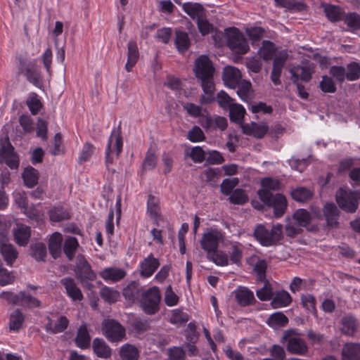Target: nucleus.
Instances as JSON below:
<instances>
[{
	"instance_id": "nucleus-1",
	"label": "nucleus",
	"mask_w": 360,
	"mask_h": 360,
	"mask_svg": "<svg viewBox=\"0 0 360 360\" xmlns=\"http://www.w3.org/2000/svg\"><path fill=\"white\" fill-rule=\"evenodd\" d=\"M193 72L195 77L200 81L204 94L200 97L201 104H209L214 101L215 90L214 75L215 68L208 56L201 55L194 62Z\"/></svg>"
},
{
	"instance_id": "nucleus-2",
	"label": "nucleus",
	"mask_w": 360,
	"mask_h": 360,
	"mask_svg": "<svg viewBox=\"0 0 360 360\" xmlns=\"http://www.w3.org/2000/svg\"><path fill=\"white\" fill-rule=\"evenodd\" d=\"M252 236L262 246L277 245L283 238V225H273L271 229L269 230L264 225L258 224L255 227Z\"/></svg>"
},
{
	"instance_id": "nucleus-3",
	"label": "nucleus",
	"mask_w": 360,
	"mask_h": 360,
	"mask_svg": "<svg viewBox=\"0 0 360 360\" xmlns=\"http://www.w3.org/2000/svg\"><path fill=\"white\" fill-rule=\"evenodd\" d=\"M257 194L264 205L273 208L275 218H281L283 216L288 206V201L284 195L281 193L274 195L266 190H259Z\"/></svg>"
},
{
	"instance_id": "nucleus-4",
	"label": "nucleus",
	"mask_w": 360,
	"mask_h": 360,
	"mask_svg": "<svg viewBox=\"0 0 360 360\" xmlns=\"http://www.w3.org/2000/svg\"><path fill=\"white\" fill-rule=\"evenodd\" d=\"M161 298V293L158 287L149 288L141 294L140 307L146 314L153 315L160 310Z\"/></svg>"
},
{
	"instance_id": "nucleus-5",
	"label": "nucleus",
	"mask_w": 360,
	"mask_h": 360,
	"mask_svg": "<svg viewBox=\"0 0 360 360\" xmlns=\"http://www.w3.org/2000/svg\"><path fill=\"white\" fill-rule=\"evenodd\" d=\"M296 330L289 329L284 331L281 342L285 345L288 352L293 354L304 356L307 354L309 348L306 342L296 335Z\"/></svg>"
},
{
	"instance_id": "nucleus-6",
	"label": "nucleus",
	"mask_w": 360,
	"mask_h": 360,
	"mask_svg": "<svg viewBox=\"0 0 360 360\" xmlns=\"http://www.w3.org/2000/svg\"><path fill=\"white\" fill-rule=\"evenodd\" d=\"M225 37L227 46L237 54L248 53L250 47L244 34L236 27L226 30Z\"/></svg>"
},
{
	"instance_id": "nucleus-7",
	"label": "nucleus",
	"mask_w": 360,
	"mask_h": 360,
	"mask_svg": "<svg viewBox=\"0 0 360 360\" xmlns=\"http://www.w3.org/2000/svg\"><path fill=\"white\" fill-rule=\"evenodd\" d=\"M102 332L110 342H119L127 339L125 328L113 319H106L103 321Z\"/></svg>"
},
{
	"instance_id": "nucleus-8",
	"label": "nucleus",
	"mask_w": 360,
	"mask_h": 360,
	"mask_svg": "<svg viewBox=\"0 0 360 360\" xmlns=\"http://www.w3.org/2000/svg\"><path fill=\"white\" fill-rule=\"evenodd\" d=\"M359 193L340 188L336 195V202L338 206L345 212L354 213L358 209Z\"/></svg>"
},
{
	"instance_id": "nucleus-9",
	"label": "nucleus",
	"mask_w": 360,
	"mask_h": 360,
	"mask_svg": "<svg viewBox=\"0 0 360 360\" xmlns=\"http://www.w3.org/2000/svg\"><path fill=\"white\" fill-rule=\"evenodd\" d=\"M0 297L6 300L12 304L20 305L27 308L39 307L41 302L25 291H20L18 294L12 292H3Z\"/></svg>"
},
{
	"instance_id": "nucleus-10",
	"label": "nucleus",
	"mask_w": 360,
	"mask_h": 360,
	"mask_svg": "<svg viewBox=\"0 0 360 360\" xmlns=\"http://www.w3.org/2000/svg\"><path fill=\"white\" fill-rule=\"evenodd\" d=\"M0 164H5L11 169H18L20 165L19 156L8 137L0 146Z\"/></svg>"
},
{
	"instance_id": "nucleus-11",
	"label": "nucleus",
	"mask_w": 360,
	"mask_h": 360,
	"mask_svg": "<svg viewBox=\"0 0 360 360\" xmlns=\"http://www.w3.org/2000/svg\"><path fill=\"white\" fill-rule=\"evenodd\" d=\"M315 65L309 61L302 62V65L295 66L290 69V79L292 84L297 83L300 79L304 82H309L314 72Z\"/></svg>"
},
{
	"instance_id": "nucleus-12",
	"label": "nucleus",
	"mask_w": 360,
	"mask_h": 360,
	"mask_svg": "<svg viewBox=\"0 0 360 360\" xmlns=\"http://www.w3.org/2000/svg\"><path fill=\"white\" fill-rule=\"evenodd\" d=\"M121 122H120L118 127L117 129H114L112 131L111 135L108 139L106 150H105V165L107 169L109 170V166L110 165H112L114 161V157L112 155V152L111 150V146L112 143V137L115 136V156L116 158H118L120 156V154L122 152V146H123V141H122V137L121 136V127H120Z\"/></svg>"
},
{
	"instance_id": "nucleus-13",
	"label": "nucleus",
	"mask_w": 360,
	"mask_h": 360,
	"mask_svg": "<svg viewBox=\"0 0 360 360\" xmlns=\"http://www.w3.org/2000/svg\"><path fill=\"white\" fill-rule=\"evenodd\" d=\"M75 274L77 280L84 284V281H94L96 278V274L83 255L77 256Z\"/></svg>"
},
{
	"instance_id": "nucleus-14",
	"label": "nucleus",
	"mask_w": 360,
	"mask_h": 360,
	"mask_svg": "<svg viewBox=\"0 0 360 360\" xmlns=\"http://www.w3.org/2000/svg\"><path fill=\"white\" fill-rule=\"evenodd\" d=\"M323 214H317L319 219H324L326 226L329 229H336L339 226V217L340 212L338 207L333 202L326 203L323 209Z\"/></svg>"
},
{
	"instance_id": "nucleus-15",
	"label": "nucleus",
	"mask_w": 360,
	"mask_h": 360,
	"mask_svg": "<svg viewBox=\"0 0 360 360\" xmlns=\"http://www.w3.org/2000/svg\"><path fill=\"white\" fill-rule=\"evenodd\" d=\"M20 70L24 74L27 81L36 86L41 84V74L35 60L25 62L20 60Z\"/></svg>"
},
{
	"instance_id": "nucleus-16",
	"label": "nucleus",
	"mask_w": 360,
	"mask_h": 360,
	"mask_svg": "<svg viewBox=\"0 0 360 360\" xmlns=\"http://www.w3.org/2000/svg\"><path fill=\"white\" fill-rule=\"evenodd\" d=\"M60 283L65 288L67 295L74 302H80L84 299L82 290L71 277H65L60 281Z\"/></svg>"
},
{
	"instance_id": "nucleus-17",
	"label": "nucleus",
	"mask_w": 360,
	"mask_h": 360,
	"mask_svg": "<svg viewBox=\"0 0 360 360\" xmlns=\"http://www.w3.org/2000/svg\"><path fill=\"white\" fill-rule=\"evenodd\" d=\"M241 74L240 70L233 66H227L224 68L222 79L227 86L235 89L240 82Z\"/></svg>"
},
{
	"instance_id": "nucleus-18",
	"label": "nucleus",
	"mask_w": 360,
	"mask_h": 360,
	"mask_svg": "<svg viewBox=\"0 0 360 360\" xmlns=\"http://www.w3.org/2000/svg\"><path fill=\"white\" fill-rule=\"evenodd\" d=\"M219 242V236L217 233L210 231L204 233L200 240L201 248L206 251L208 255L217 250Z\"/></svg>"
},
{
	"instance_id": "nucleus-19",
	"label": "nucleus",
	"mask_w": 360,
	"mask_h": 360,
	"mask_svg": "<svg viewBox=\"0 0 360 360\" xmlns=\"http://www.w3.org/2000/svg\"><path fill=\"white\" fill-rule=\"evenodd\" d=\"M237 303L240 307H247L255 303L253 292L246 287L239 286L233 292Z\"/></svg>"
},
{
	"instance_id": "nucleus-20",
	"label": "nucleus",
	"mask_w": 360,
	"mask_h": 360,
	"mask_svg": "<svg viewBox=\"0 0 360 360\" xmlns=\"http://www.w3.org/2000/svg\"><path fill=\"white\" fill-rule=\"evenodd\" d=\"M139 58V49L136 42L131 40L127 44V61L124 68L128 72L132 71L133 68L136 64Z\"/></svg>"
},
{
	"instance_id": "nucleus-21",
	"label": "nucleus",
	"mask_w": 360,
	"mask_h": 360,
	"mask_svg": "<svg viewBox=\"0 0 360 360\" xmlns=\"http://www.w3.org/2000/svg\"><path fill=\"white\" fill-rule=\"evenodd\" d=\"M159 266L158 259L153 257V255L150 254L141 264V275L144 278H148L154 274Z\"/></svg>"
},
{
	"instance_id": "nucleus-22",
	"label": "nucleus",
	"mask_w": 360,
	"mask_h": 360,
	"mask_svg": "<svg viewBox=\"0 0 360 360\" xmlns=\"http://www.w3.org/2000/svg\"><path fill=\"white\" fill-rule=\"evenodd\" d=\"M92 348L95 354L103 359H108L112 355V349L110 346L101 338H95L92 342Z\"/></svg>"
},
{
	"instance_id": "nucleus-23",
	"label": "nucleus",
	"mask_w": 360,
	"mask_h": 360,
	"mask_svg": "<svg viewBox=\"0 0 360 360\" xmlns=\"http://www.w3.org/2000/svg\"><path fill=\"white\" fill-rule=\"evenodd\" d=\"M174 44L179 53H184L191 46V39L187 32L176 30L175 31Z\"/></svg>"
},
{
	"instance_id": "nucleus-24",
	"label": "nucleus",
	"mask_w": 360,
	"mask_h": 360,
	"mask_svg": "<svg viewBox=\"0 0 360 360\" xmlns=\"http://www.w3.org/2000/svg\"><path fill=\"white\" fill-rule=\"evenodd\" d=\"M14 238L16 243L20 246H25L27 245L30 238L31 236V229L24 224H20L14 231Z\"/></svg>"
},
{
	"instance_id": "nucleus-25",
	"label": "nucleus",
	"mask_w": 360,
	"mask_h": 360,
	"mask_svg": "<svg viewBox=\"0 0 360 360\" xmlns=\"http://www.w3.org/2000/svg\"><path fill=\"white\" fill-rule=\"evenodd\" d=\"M63 237L60 233H53L49 240V250L54 259H57L61 254Z\"/></svg>"
},
{
	"instance_id": "nucleus-26",
	"label": "nucleus",
	"mask_w": 360,
	"mask_h": 360,
	"mask_svg": "<svg viewBox=\"0 0 360 360\" xmlns=\"http://www.w3.org/2000/svg\"><path fill=\"white\" fill-rule=\"evenodd\" d=\"M75 342L76 345L82 349L90 347L91 337L85 324L81 325L78 328Z\"/></svg>"
},
{
	"instance_id": "nucleus-27",
	"label": "nucleus",
	"mask_w": 360,
	"mask_h": 360,
	"mask_svg": "<svg viewBox=\"0 0 360 360\" xmlns=\"http://www.w3.org/2000/svg\"><path fill=\"white\" fill-rule=\"evenodd\" d=\"M22 177L27 187L33 188L38 184L39 173L38 170L33 167L28 166L25 168L22 174Z\"/></svg>"
},
{
	"instance_id": "nucleus-28",
	"label": "nucleus",
	"mask_w": 360,
	"mask_h": 360,
	"mask_svg": "<svg viewBox=\"0 0 360 360\" xmlns=\"http://www.w3.org/2000/svg\"><path fill=\"white\" fill-rule=\"evenodd\" d=\"M290 195L297 202H305L312 198L314 192L308 188L299 186L291 191Z\"/></svg>"
},
{
	"instance_id": "nucleus-29",
	"label": "nucleus",
	"mask_w": 360,
	"mask_h": 360,
	"mask_svg": "<svg viewBox=\"0 0 360 360\" xmlns=\"http://www.w3.org/2000/svg\"><path fill=\"white\" fill-rule=\"evenodd\" d=\"M342 360H360V344L347 343L342 351Z\"/></svg>"
},
{
	"instance_id": "nucleus-30",
	"label": "nucleus",
	"mask_w": 360,
	"mask_h": 360,
	"mask_svg": "<svg viewBox=\"0 0 360 360\" xmlns=\"http://www.w3.org/2000/svg\"><path fill=\"white\" fill-rule=\"evenodd\" d=\"M292 297L286 290H281L276 292L271 300V304L274 309L284 307L290 305Z\"/></svg>"
},
{
	"instance_id": "nucleus-31",
	"label": "nucleus",
	"mask_w": 360,
	"mask_h": 360,
	"mask_svg": "<svg viewBox=\"0 0 360 360\" xmlns=\"http://www.w3.org/2000/svg\"><path fill=\"white\" fill-rule=\"evenodd\" d=\"M288 321V318L283 312L276 311L269 316L266 323L272 328L277 329L285 327Z\"/></svg>"
},
{
	"instance_id": "nucleus-32",
	"label": "nucleus",
	"mask_w": 360,
	"mask_h": 360,
	"mask_svg": "<svg viewBox=\"0 0 360 360\" xmlns=\"http://www.w3.org/2000/svg\"><path fill=\"white\" fill-rule=\"evenodd\" d=\"M324 13L328 19L331 22H338L342 19L344 12L342 9L338 6L331 4H322Z\"/></svg>"
},
{
	"instance_id": "nucleus-33",
	"label": "nucleus",
	"mask_w": 360,
	"mask_h": 360,
	"mask_svg": "<svg viewBox=\"0 0 360 360\" xmlns=\"http://www.w3.org/2000/svg\"><path fill=\"white\" fill-rule=\"evenodd\" d=\"M290 219L302 228L310 224L311 216L307 210L298 209L292 214Z\"/></svg>"
},
{
	"instance_id": "nucleus-34",
	"label": "nucleus",
	"mask_w": 360,
	"mask_h": 360,
	"mask_svg": "<svg viewBox=\"0 0 360 360\" xmlns=\"http://www.w3.org/2000/svg\"><path fill=\"white\" fill-rule=\"evenodd\" d=\"M0 252L6 264L11 266L17 259L18 252L11 244H1Z\"/></svg>"
},
{
	"instance_id": "nucleus-35",
	"label": "nucleus",
	"mask_w": 360,
	"mask_h": 360,
	"mask_svg": "<svg viewBox=\"0 0 360 360\" xmlns=\"http://www.w3.org/2000/svg\"><path fill=\"white\" fill-rule=\"evenodd\" d=\"M101 276L105 281L117 282L126 276V272L117 268H106L100 273Z\"/></svg>"
},
{
	"instance_id": "nucleus-36",
	"label": "nucleus",
	"mask_w": 360,
	"mask_h": 360,
	"mask_svg": "<svg viewBox=\"0 0 360 360\" xmlns=\"http://www.w3.org/2000/svg\"><path fill=\"white\" fill-rule=\"evenodd\" d=\"M119 353L122 360H138L139 358V351L137 347L129 343L123 345Z\"/></svg>"
},
{
	"instance_id": "nucleus-37",
	"label": "nucleus",
	"mask_w": 360,
	"mask_h": 360,
	"mask_svg": "<svg viewBox=\"0 0 360 360\" xmlns=\"http://www.w3.org/2000/svg\"><path fill=\"white\" fill-rule=\"evenodd\" d=\"M184 11L193 20L201 17L204 12V8L199 3L187 2L181 4Z\"/></svg>"
},
{
	"instance_id": "nucleus-38",
	"label": "nucleus",
	"mask_w": 360,
	"mask_h": 360,
	"mask_svg": "<svg viewBox=\"0 0 360 360\" xmlns=\"http://www.w3.org/2000/svg\"><path fill=\"white\" fill-rule=\"evenodd\" d=\"M25 321V316L19 309H15L9 318V330L18 332Z\"/></svg>"
},
{
	"instance_id": "nucleus-39",
	"label": "nucleus",
	"mask_w": 360,
	"mask_h": 360,
	"mask_svg": "<svg viewBox=\"0 0 360 360\" xmlns=\"http://www.w3.org/2000/svg\"><path fill=\"white\" fill-rule=\"evenodd\" d=\"M30 255L37 262H44L46 257V247L43 243H35L30 245Z\"/></svg>"
},
{
	"instance_id": "nucleus-40",
	"label": "nucleus",
	"mask_w": 360,
	"mask_h": 360,
	"mask_svg": "<svg viewBox=\"0 0 360 360\" xmlns=\"http://www.w3.org/2000/svg\"><path fill=\"white\" fill-rule=\"evenodd\" d=\"M79 243L75 237H68L63 244V252L69 261L73 260Z\"/></svg>"
},
{
	"instance_id": "nucleus-41",
	"label": "nucleus",
	"mask_w": 360,
	"mask_h": 360,
	"mask_svg": "<svg viewBox=\"0 0 360 360\" xmlns=\"http://www.w3.org/2000/svg\"><path fill=\"white\" fill-rule=\"evenodd\" d=\"M141 286L139 283L133 281L124 288L122 294L126 300L134 302L140 296Z\"/></svg>"
},
{
	"instance_id": "nucleus-42",
	"label": "nucleus",
	"mask_w": 360,
	"mask_h": 360,
	"mask_svg": "<svg viewBox=\"0 0 360 360\" xmlns=\"http://www.w3.org/2000/svg\"><path fill=\"white\" fill-rule=\"evenodd\" d=\"M245 110L240 104L234 103L229 108V117L231 122L241 124L244 120Z\"/></svg>"
},
{
	"instance_id": "nucleus-43",
	"label": "nucleus",
	"mask_w": 360,
	"mask_h": 360,
	"mask_svg": "<svg viewBox=\"0 0 360 360\" xmlns=\"http://www.w3.org/2000/svg\"><path fill=\"white\" fill-rule=\"evenodd\" d=\"M275 51L274 43L269 40H264L262 42V46L259 50V54L261 58L264 60L268 61L273 58Z\"/></svg>"
},
{
	"instance_id": "nucleus-44",
	"label": "nucleus",
	"mask_w": 360,
	"mask_h": 360,
	"mask_svg": "<svg viewBox=\"0 0 360 360\" xmlns=\"http://www.w3.org/2000/svg\"><path fill=\"white\" fill-rule=\"evenodd\" d=\"M237 90V94L240 97V98L245 101L248 102L251 99V94H252V84L248 81H243L241 83H239Z\"/></svg>"
},
{
	"instance_id": "nucleus-45",
	"label": "nucleus",
	"mask_w": 360,
	"mask_h": 360,
	"mask_svg": "<svg viewBox=\"0 0 360 360\" xmlns=\"http://www.w3.org/2000/svg\"><path fill=\"white\" fill-rule=\"evenodd\" d=\"M50 220L54 222H59L70 218L69 213L61 207H55L49 211Z\"/></svg>"
},
{
	"instance_id": "nucleus-46",
	"label": "nucleus",
	"mask_w": 360,
	"mask_h": 360,
	"mask_svg": "<svg viewBox=\"0 0 360 360\" xmlns=\"http://www.w3.org/2000/svg\"><path fill=\"white\" fill-rule=\"evenodd\" d=\"M26 104L33 115H37L43 106L37 94L35 93L30 95L26 101Z\"/></svg>"
},
{
	"instance_id": "nucleus-47",
	"label": "nucleus",
	"mask_w": 360,
	"mask_h": 360,
	"mask_svg": "<svg viewBox=\"0 0 360 360\" xmlns=\"http://www.w3.org/2000/svg\"><path fill=\"white\" fill-rule=\"evenodd\" d=\"M206 182L212 186H217V182L221 176L219 168L209 167L203 172Z\"/></svg>"
},
{
	"instance_id": "nucleus-48",
	"label": "nucleus",
	"mask_w": 360,
	"mask_h": 360,
	"mask_svg": "<svg viewBox=\"0 0 360 360\" xmlns=\"http://www.w3.org/2000/svg\"><path fill=\"white\" fill-rule=\"evenodd\" d=\"M229 200L234 205H243L248 201V197L242 188H236L229 195Z\"/></svg>"
},
{
	"instance_id": "nucleus-49",
	"label": "nucleus",
	"mask_w": 360,
	"mask_h": 360,
	"mask_svg": "<svg viewBox=\"0 0 360 360\" xmlns=\"http://www.w3.org/2000/svg\"><path fill=\"white\" fill-rule=\"evenodd\" d=\"M147 211L152 218L157 219L160 214L158 199L153 195H149L147 201Z\"/></svg>"
},
{
	"instance_id": "nucleus-50",
	"label": "nucleus",
	"mask_w": 360,
	"mask_h": 360,
	"mask_svg": "<svg viewBox=\"0 0 360 360\" xmlns=\"http://www.w3.org/2000/svg\"><path fill=\"white\" fill-rule=\"evenodd\" d=\"M303 229L298 224L293 222L290 218L286 219V224L285 226V235L289 238H295L297 235L302 233Z\"/></svg>"
},
{
	"instance_id": "nucleus-51",
	"label": "nucleus",
	"mask_w": 360,
	"mask_h": 360,
	"mask_svg": "<svg viewBox=\"0 0 360 360\" xmlns=\"http://www.w3.org/2000/svg\"><path fill=\"white\" fill-rule=\"evenodd\" d=\"M344 22L352 31L360 30V15L356 13H348L345 17Z\"/></svg>"
},
{
	"instance_id": "nucleus-52",
	"label": "nucleus",
	"mask_w": 360,
	"mask_h": 360,
	"mask_svg": "<svg viewBox=\"0 0 360 360\" xmlns=\"http://www.w3.org/2000/svg\"><path fill=\"white\" fill-rule=\"evenodd\" d=\"M342 332L352 335L356 330V320L352 316H345L342 319Z\"/></svg>"
},
{
	"instance_id": "nucleus-53",
	"label": "nucleus",
	"mask_w": 360,
	"mask_h": 360,
	"mask_svg": "<svg viewBox=\"0 0 360 360\" xmlns=\"http://www.w3.org/2000/svg\"><path fill=\"white\" fill-rule=\"evenodd\" d=\"M205 158V160L208 165H220L225 161L221 153L215 150H207Z\"/></svg>"
},
{
	"instance_id": "nucleus-54",
	"label": "nucleus",
	"mask_w": 360,
	"mask_h": 360,
	"mask_svg": "<svg viewBox=\"0 0 360 360\" xmlns=\"http://www.w3.org/2000/svg\"><path fill=\"white\" fill-rule=\"evenodd\" d=\"M207 258L218 266H223L229 264L228 256L223 252H217V250H216L215 252L207 255Z\"/></svg>"
},
{
	"instance_id": "nucleus-55",
	"label": "nucleus",
	"mask_w": 360,
	"mask_h": 360,
	"mask_svg": "<svg viewBox=\"0 0 360 360\" xmlns=\"http://www.w3.org/2000/svg\"><path fill=\"white\" fill-rule=\"evenodd\" d=\"M187 139L193 143H196L205 141L206 136L200 127L195 125L188 131Z\"/></svg>"
},
{
	"instance_id": "nucleus-56",
	"label": "nucleus",
	"mask_w": 360,
	"mask_h": 360,
	"mask_svg": "<svg viewBox=\"0 0 360 360\" xmlns=\"http://www.w3.org/2000/svg\"><path fill=\"white\" fill-rule=\"evenodd\" d=\"M301 302L302 307L308 311L313 314H316V300L313 295L310 294L302 295L301 296Z\"/></svg>"
},
{
	"instance_id": "nucleus-57",
	"label": "nucleus",
	"mask_w": 360,
	"mask_h": 360,
	"mask_svg": "<svg viewBox=\"0 0 360 360\" xmlns=\"http://www.w3.org/2000/svg\"><path fill=\"white\" fill-rule=\"evenodd\" d=\"M131 327L138 333H143L150 328L149 320L143 318H136L131 323Z\"/></svg>"
},
{
	"instance_id": "nucleus-58",
	"label": "nucleus",
	"mask_w": 360,
	"mask_h": 360,
	"mask_svg": "<svg viewBox=\"0 0 360 360\" xmlns=\"http://www.w3.org/2000/svg\"><path fill=\"white\" fill-rule=\"evenodd\" d=\"M321 90L324 93H335L337 90L336 85L332 78L323 75L319 83Z\"/></svg>"
},
{
	"instance_id": "nucleus-59",
	"label": "nucleus",
	"mask_w": 360,
	"mask_h": 360,
	"mask_svg": "<svg viewBox=\"0 0 360 360\" xmlns=\"http://www.w3.org/2000/svg\"><path fill=\"white\" fill-rule=\"evenodd\" d=\"M95 147L91 143L86 142L83 146L82 150L78 158V162L82 164L89 160L94 154Z\"/></svg>"
},
{
	"instance_id": "nucleus-60",
	"label": "nucleus",
	"mask_w": 360,
	"mask_h": 360,
	"mask_svg": "<svg viewBox=\"0 0 360 360\" xmlns=\"http://www.w3.org/2000/svg\"><path fill=\"white\" fill-rule=\"evenodd\" d=\"M347 69L346 78L349 81H354L360 78V65L358 63H350L347 65Z\"/></svg>"
},
{
	"instance_id": "nucleus-61",
	"label": "nucleus",
	"mask_w": 360,
	"mask_h": 360,
	"mask_svg": "<svg viewBox=\"0 0 360 360\" xmlns=\"http://www.w3.org/2000/svg\"><path fill=\"white\" fill-rule=\"evenodd\" d=\"M238 183L239 180L238 178L224 179L221 184V192L226 195H229Z\"/></svg>"
},
{
	"instance_id": "nucleus-62",
	"label": "nucleus",
	"mask_w": 360,
	"mask_h": 360,
	"mask_svg": "<svg viewBox=\"0 0 360 360\" xmlns=\"http://www.w3.org/2000/svg\"><path fill=\"white\" fill-rule=\"evenodd\" d=\"M207 150H204L201 146H197L191 148L189 154L191 160L195 163H202L205 160Z\"/></svg>"
},
{
	"instance_id": "nucleus-63",
	"label": "nucleus",
	"mask_w": 360,
	"mask_h": 360,
	"mask_svg": "<svg viewBox=\"0 0 360 360\" xmlns=\"http://www.w3.org/2000/svg\"><path fill=\"white\" fill-rule=\"evenodd\" d=\"M197 25L199 32L203 36L210 34L214 30L213 25L202 15L198 18Z\"/></svg>"
},
{
	"instance_id": "nucleus-64",
	"label": "nucleus",
	"mask_w": 360,
	"mask_h": 360,
	"mask_svg": "<svg viewBox=\"0 0 360 360\" xmlns=\"http://www.w3.org/2000/svg\"><path fill=\"white\" fill-rule=\"evenodd\" d=\"M217 101L219 105L224 109H229L234 104L233 98L224 91H220L217 94Z\"/></svg>"
}]
</instances>
